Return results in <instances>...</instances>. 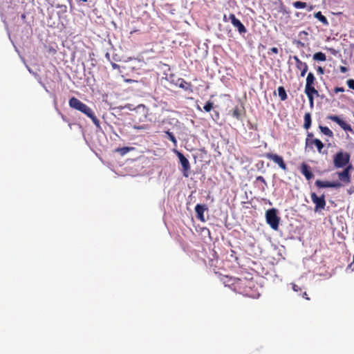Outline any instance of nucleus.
I'll return each instance as SVG.
<instances>
[{"label":"nucleus","instance_id":"1","mask_svg":"<svg viewBox=\"0 0 354 354\" xmlns=\"http://www.w3.org/2000/svg\"><path fill=\"white\" fill-rule=\"evenodd\" d=\"M68 104L71 108L77 110L82 112V113L85 114L86 116L91 119V120L96 127H100V120L95 116L92 109L86 104L83 103L75 97H72L69 100Z\"/></svg>","mask_w":354,"mask_h":354},{"label":"nucleus","instance_id":"2","mask_svg":"<svg viewBox=\"0 0 354 354\" xmlns=\"http://www.w3.org/2000/svg\"><path fill=\"white\" fill-rule=\"evenodd\" d=\"M234 283V291L248 297H254L252 288L255 287V282L247 278L239 279Z\"/></svg>","mask_w":354,"mask_h":354},{"label":"nucleus","instance_id":"3","mask_svg":"<svg viewBox=\"0 0 354 354\" xmlns=\"http://www.w3.org/2000/svg\"><path fill=\"white\" fill-rule=\"evenodd\" d=\"M351 156L347 152L338 151L333 156V165L335 168H343L350 162Z\"/></svg>","mask_w":354,"mask_h":354},{"label":"nucleus","instance_id":"4","mask_svg":"<svg viewBox=\"0 0 354 354\" xmlns=\"http://www.w3.org/2000/svg\"><path fill=\"white\" fill-rule=\"evenodd\" d=\"M266 218L268 224L272 229L277 230L279 228V217L277 214L275 209H270L266 211Z\"/></svg>","mask_w":354,"mask_h":354},{"label":"nucleus","instance_id":"5","mask_svg":"<svg viewBox=\"0 0 354 354\" xmlns=\"http://www.w3.org/2000/svg\"><path fill=\"white\" fill-rule=\"evenodd\" d=\"M310 198L313 203L315 204V212H319L324 209L326 204L324 195L318 196L315 193L313 192L310 194Z\"/></svg>","mask_w":354,"mask_h":354},{"label":"nucleus","instance_id":"6","mask_svg":"<svg viewBox=\"0 0 354 354\" xmlns=\"http://www.w3.org/2000/svg\"><path fill=\"white\" fill-rule=\"evenodd\" d=\"M264 156L270 160H272L275 164L278 165L279 167L283 171L288 169L287 165L285 163L282 156L272 153H266Z\"/></svg>","mask_w":354,"mask_h":354},{"label":"nucleus","instance_id":"7","mask_svg":"<svg viewBox=\"0 0 354 354\" xmlns=\"http://www.w3.org/2000/svg\"><path fill=\"white\" fill-rule=\"evenodd\" d=\"M315 146L319 153H322V149L324 147L323 142L317 138H306V149H309L313 150V146Z\"/></svg>","mask_w":354,"mask_h":354},{"label":"nucleus","instance_id":"8","mask_svg":"<svg viewBox=\"0 0 354 354\" xmlns=\"http://www.w3.org/2000/svg\"><path fill=\"white\" fill-rule=\"evenodd\" d=\"M315 83L316 78L314 74L312 72L308 73L306 79L304 92H318L315 87Z\"/></svg>","mask_w":354,"mask_h":354},{"label":"nucleus","instance_id":"9","mask_svg":"<svg viewBox=\"0 0 354 354\" xmlns=\"http://www.w3.org/2000/svg\"><path fill=\"white\" fill-rule=\"evenodd\" d=\"M176 154L179 158V161L183 167V176H188V172L190 170V164L187 158L180 152L176 151Z\"/></svg>","mask_w":354,"mask_h":354},{"label":"nucleus","instance_id":"10","mask_svg":"<svg viewBox=\"0 0 354 354\" xmlns=\"http://www.w3.org/2000/svg\"><path fill=\"white\" fill-rule=\"evenodd\" d=\"M292 59L295 60V66H296V68L299 71H300L301 73H300V76L301 77H304L306 74V73L308 72V64L304 62H302L297 56L295 55L292 57Z\"/></svg>","mask_w":354,"mask_h":354},{"label":"nucleus","instance_id":"11","mask_svg":"<svg viewBox=\"0 0 354 354\" xmlns=\"http://www.w3.org/2000/svg\"><path fill=\"white\" fill-rule=\"evenodd\" d=\"M315 185L319 188H327V187H332V188H339L342 187L341 183L338 181H322L321 180H317L315 181Z\"/></svg>","mask_w":354,"mask_h":354},{"label":"nucleus","instance_id":"12","mask_svg":"<svg viewBox=\"0 0 354 354\" xmlns=\"http://www.w3.org/2000/svg\"><path fill=\"white\" fill-rule=\"evenodd\" d=\"M229 19L231 21L232 24L237 28L240 34L245 33L247 32V29L244 26V25L241 22L239 19H238L234 14H230L229 15Z\"/></svg>","mask_w":354,"mask_h":354},{"label":"nucleus","instance_id":"13","mask_svg":"<svg viewBox=\"0 0 354 354\" xmlns=\"http://www.w3.org/2000/svg\"><path fill=\"white\" fill-rule=\"evenodd\" d=\"M328 119L336 122L338 124L341 128H342L345 131H351V127L350 124H347L345 121L339 118L337 115H330L328 117Z\"/></svg>","mask_w":354,"mask_h":354},{"label":"nucleus","instance_id":"14","mask_svg":"<svg viewBox=\"0 0 354 354\" xmlns=\"http://www.w3.org/2000/svg\"><path fill=\"white\" fill-rule=\"evenodd\" d=\"M299 171L305 176L307 180H310L314 177V174L311 171V167L305 162H302L301 164Z\"/></svg>","mask_w":354,"mask_h":354},{"label":"nucleus","instance_id":"15","mask_svg":"<svg viewBox=\"0 0 354 354\" xmlns=\"http://www.w3.org/2000/svg\"><path fill=\"white\" fill-rule=\"evenodd\" d=\"M176 84L186 91L193 92L192 83L186 82L183 78H178Z\"/></svg>","mask_w":354,"mask_h":354},{"label":"nucleus","instance_id":"16","mask_svg":"<svg viewBox=\"0 0 354 354\" xmlns=\"http://www.w3.org/2000/svg\"><path fill=\"white\" fill-rule=\"evenodd\" d=\"M245 108L243 106H236L232 111V116L238 120L242 119L243 115L245 114Z\"/></svg>","mask_w":354,"mask_h":354},{"label":"nucleus","instance_id":"17","mask_svg":"<svg viewBox=\"0 0 354 354\" xmlns=\"http://www.w3.org/2000/svg\"><path fill=\"white\" fill-rule=\"evenodd\" d=\"M339 180L346 184L351 182V174L347 173V171H342L337 172Z\"/></svg>","mask_w":354,"mask_h":354},{"label":"nucleus","instance_id":"18","mask_svg":"<svg viewBox=\"0 0 354 354\" xmlns=\"http://www.w3.org/2000/svg\"><path fill=\"white\" fill-rule=\"evenodd\" d=\"M205 205H201V204H197L195 207V212L197 214V217L198 218L203 221V213H204V211L205 210Z\"/></svg>","mask_w":354,"mask_h":354},{"label":"nucleus","instance_id":"19","mask_svg":"<svg viewBox=\"0 0 354 354\" xmlns=\"http://www.w3.org/2000/svg\"><path fill=\"white\" fill-rule=\"evenodd\" d=\"M236 280H237V278L229 277L226 276L223 279V283L226 286L230 287V288H232L234 290V283L236 282L235 281H236Z\"/></svg>","mask_w":354,"mask_h":354},{"label":"nucleus","instance_id":"20","mask_svg":"<svg viewBox=\"0 0 354 354\" xmlns=\"http://www.w3.org/2000/svg\"><path fill=\"white\" fill-rule=\"evenodd\" d=\"M134 149H135L134 147H123L115 149V151L118 153L121 156H124L129 151L134 150Z\"/></svg>","mask_w":354,"mask_h":354},{"label":"nucleus","instance_id":"21","mask_svg":"<svg viewBox=\"0 0 354 354\" xmlns=\"http://www.w3.org/2000/svg\"><path fill=\"white\" fill-rule=\"evenodd\" d=\"M305 94L307 95L308 97V101H309V104H310V106L312 107L313 106V104H314V98L315 97H318L319 96V92H304Z\"/></svg>","mask_w":354,"mask_h":354},{"label":"nucleus","instance_id":"22","mask_svg":"<svg viewBox=\"0 0 354 354\" xmlns=\"http://www.w3.org/2000/svg\"><path fill=\"white\" fill-rule=\"evenodd\" d=\"M311 115L310 113H306L304 115V128L308 129L311 126Z\"/></svg>","mask_w":354,"mask_h":354},{"label":"nucleus","instance_id":"23","mask_svg":"<svg viewBox=\"0 0 354 354\" xmlns=\"http://www.w3.org/2000/svg\"><path fill=\"white\" fill-rule=\"evenodd\" d=\"M315 17L320 21L324 25L328 26V21L325 16H324L320 11L315 13Z\"/></svg>","mask_w":354,"mask_h":354},{"label":"nucleus","instance_id":"24","mask_svg":"<svg viewBox=\"0 0 354 354\" xmlns=\"http://www.w3.org/2000/svg\"><path fill=\"white\" fill-rule=\"evenodd\" d=\"M279 97L281 101H284L287 99V93L285 88L283 86H279L277 88Z\"/></svg>","mask_w":354,"mask_h":354},{"label":"nucleus","instance_id":"25","mask_svg":"<svg viewBox=\"0 0 354 354\" xmlns=\"http://www.w3.org/2000/svg\"><path fill=\"white\" fill-rule=\"evenodd\" d=\"M313 59L316 61L324 62L326 60V56L324 53L318 52L313 55Z\"/></svg>","mask_w":354,"mask_h":354},{"label":"nucleus","instance_id":"26","mask_svg":"<svg viewBox=\"0 0 354 354\" xmlns=\"http://www.w3.org/2000/svg\"><path fill=\"white\" fill-rule=\"evenodd\" d=\"M319 128L321 132L322 133H324V135H326L328 137H330V138L333 137V133L328 127H323V126L320 125Z\"/></svg>","mask_w":354,"mask_h":354},{"label":"nucleus","instance_id":"27","mask_svg":"<svg viewBox=\"0 0 354 354\" xmlns=\"http://www.w3.org/2000/svg\"><path fill=\"white\" fill-rule=\"evenodd\" d=\"M259 182H260L261 183H262L263 185L261 187H260V185H259V187L261 188V189L262 191H264L266 189V187H267V183H266L265 178L261 176H257L256 178L255 183H258Z\"/></svg>","mask_w":354,"mask_h":354},{"label":"nucleus","instance_id":"28","mask_svg":"<svg viewBox=\"0 0 354 354\" xmlns=\"http://www.w3.org/2000/svg\"><path fill=\"white\" fill-rule=\"evenodd\" d=\"M165 133L167 134L168 139L171 140L175 146L177 145V140L173 133L170 132L169 130L165 131Z\"/></svg>","mask_w":354,"mask_h":354},{"label":"nucleus","instance_id":"29","mask_svg":"<svg viewBox=\"0 0 354 354\" xmlns=\"http://www.w3.org/2000/svg\"><path fill=\"white\" fill-rule=\"evenodd\" d=\"M292 6L297 9H300L306 8L307 4L306 3L302 1H295L292 3Z\"/></svg>","mask_w":354,"mask_h":354},{"label":"nucleus","instance_id":"30","mask_svg":"<svg viewBox=\"0 0 354 354\" xmlns=\"http://www.w3.org/2000/svg\"><path fill=\"white\" fill-rule=\"evenodd\" d=\"M214 107V103L212 101H207L205 106H203V109L206 112H209Z\"/></svg>","mask_w":354,"mask_h":354},{"label":"nucleus","instance_id":"31","mask_svg":"<svg viewBox=\"0 0 354 354\" xmlns=\"http://www.w3.org/2000/svg\"><path fill=\"white\" fill-rule=\"evenodd\" d=\"M346 84L348 85V86L351 88V89H353L354 90V80L353 79H349L346 81Z\"/></svg>","mask_w":354,"mask_h":354},{"label":"nucleus","instance_id":"32","mask_svg":"<svg viewBox=\"0 0 354 354\" xmlns=\"http://www.w3.org/2000/svg\"><path fill=\"white\" fill-rule=\"evenodd\" d=\"M333 91L335 93H343V92H344L345 90H344V88H343V87L337 86L334 88Z\"/></svg>","mask_w":354,"mask_h":354},{"label":"nucleus","instance_id":"33","mask_svg":"<svg viewBox=\"0 0 354 354\" xmlns=\"http://www.w3.org/2000/svg\"><path fill=\"white\" fill-rule=\"evenodd\" d=\"M344 167L345 168L343 169V171H347L348 174H350V171L353 169V166L351 165H349V164H348Z\"/></svg>","mask_w":354,"mask_h":354},{"label":"nucleus","instance_id":"34","mask_svg":"<svg viewBox=\"0 0 354 354\" xmlns=\"http://www.w3.org/2000/svg\"><path fill=\"white\" fill-rule=\"evenodd\" d=\"M270 51L268 53L270 54V53H274V54H278L279 53V49L277 48V47H272L270 49Z\"/></svg>","mask_w":354,"mask_h":354},{"label":"nucleus","instance_id":"35","mask_svg":"<svg viewBox=\"0 0 354 354\" xmlns=\"http://www.w3.org/2000/svg\"><path fill=\"white\" fill-rule=\"evenodd\" d=\"M317 72L320 75H323L324 73V69L322 66H318L317 68Z\"/></svg>","mask_w":354,"mask_h":354},{"label":"nucleus","instance_id":"36","mask_svg":"<svg viewBox=\"0 0 354 354\" xmlns=\"http://www.w3.org/2000/svg\"><path fill=\"white\" fill-rule=\"evenodd\" d=\"M292 289L295 292H298V291H299L301 290V288L297 285H296V284H293L292 285Z\"/></svg>","mask_w":354,"mask_h":354},{"label":"nucleus","instance_id":"37","mask_svg":"<svg viewBox=\"0 0 354 354\" xmlns=\"http://www.w3.org/2000/svg\"><path fill=\"white\" fill-rule=\"evenodd\" d=\"M340 71L343 73H346L347 71V68L343 66H341L339 67Z\"/></svg>","mask_w":354,"mask_h":354},{"label":"nucleus","instance_id":"38","mask_svg":"<svg viewBox=\"0 0 354 354\" xmlns=\"http://www.w3.org/2000/svg\"><path fill=\"white\" fill-rule=\"evenodd\" d=\"M297 46H300V47H304L305 46V44L301 42V41H297Z\"/></svg>","mask_w":354,"mask_h":354},{"label":"nucleus","instance_id":"39","mask_svg":"<svg viewBox=\"0 0 354 354\" xmlns=\"http://www.w3.org/2000/svg\"><path fill=\"white\" fill-rule=\"evenodd\" d=\"M111 66L113 69H119L120 68V66L115 63H111Z\"/></svg>","mask_w":354,"mask_h":354},{"label":"nucleus","instance_id":"40","mask_svg":"<svg viewBox=\"0 0 354 354\" xmlns=\"http://www.w3.org/2000/svg\"><path fill=\"white\" fill-rule=\"evenodd\" d=\"M306 138H314L312 133H308Z\"/></svg>","mask_w":354,"mask_h":354},{"label":"nucleus","instance_id":"41","mask_svg":"<svg viewBox=\"0 0 354 354\" xmlns=\"http://www.w3.org/2000/svg\"><path fill=\"white\" fill-rule=\"evenodd\" d=\"M228 19H229V18L227 17V15H223V21L226 22L228 21Z\"/></svg>","mask_w":354,"mask_h":354},{"label":"nucleus","instance_id":"42","mask_svg":"<svg viewBox=\"0 0 354 354\" xmlns=\"http://www.w3.org/2000/svg\"><path fill=\"white\" fill-rule=\"evenodd\" d=\"M135 128L140 130L145 129V127L143 126L136 127Z\"/></svg>","mask_w":354,"mask_h":354},{"label":"nucleus","instance_id":"43","mask_svg":"<svg viewBox=\"0 0 354 354\" xmlns=\"http://www.w3.org/2000/svg\"><path fill=\"white\" fill-rule=\"evenodd\" d=\"M304 297L307 300H309V299H310V298H309V297H308V295H307V294H306V292L304 293Z\"/></svg>","mask_w":354,"mask_h":354},{"label":"nucleus","instance_id":"44","mask_svg":"<svg viewBox=\"0 0 354 354\" xmlns=\"http://www.w3.org/2000/svg\"><path fill=\"white\" fill-rule=\"evenodd\" d=\"M124 108H128L130 109V104H127L124 106ZM121 109H123V107H121Z\"/></svg>","mask_w":354,"mask_h":354},{"label":"nucleus","instance_id":"45","mask_svg":"<svg viewBox=\"0 0 354 354\" xmlns=\"http://www.w3.org/2000/svg\"><path fill=\"white\" fill-rule=\"evenodd\" d=\"M137 31H138L137 30H133L130 32V34L132 35L133 32H136Z\"/></svg>","mask_w":354,"mask_h":354},{"label":"nucleus","instance_id":"46","mask_svg":"<svg viewBox=\"0 0 354 354\" xmlns=\"http://www.w3.org/2000/svg\"><path fill=\"white\" fill-rule=\"evenodd\" d=\"M197 109L199 110V111H202L201 107L199 106H197Z\"/></svg>","mask_w":354,"mask_h":354},{"label":"nucleus","instance_id":"47","mask_svg":"<svg viewBox=\"0 0 354 354\" xmlns=\"http://www.w3.org/2000/svg\"><path fill=\"white\" fill-rule=\"evenodd\" d=\"M313 9V7L312 6H310L308 10L310 11L311 10Z\"/></svg>","mask_w":354,"mask_h":354}]
</instances>
